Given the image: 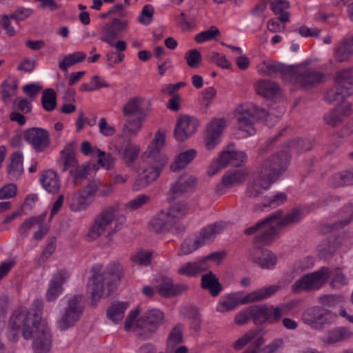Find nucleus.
<instances>
[{
  "mask_svg": "<svg viewBox=\"0 0 353 353\" xmlns=\"http://www.w3.org/2000/svg\"><path fill=\"white\" fill-rule=\"evenodd\" d=\"M152 253L150 251H139L132 256V261L140 265H148L150 263Z\"/></svg>",
  "mask_w": 353,
  "mask_h": 353,
  "instance_id": "59",
  "label": "nucleus"
},
{
  "mask_svg": "<svg viewBox=\"0 0 353 353\" xmlns=\"http://www.w3.org/2000/svg\"><path fill=\"white\" fill-rule=\"evenodd\" d=\"M225 123L223 119H214L208 125L205 134V146L208 150L213 149L218 144Z\"/></svg>",
  "mask_w": 353,
  "mask_h": 353,
  "instance_id": "17",
  "label": "nucleus"
},
{
  "mask_svg": "<svg viewBox=\"0 0 353 353\" xmlns=\"http://www.w3.org/2000/svg\"><path fill=\"white\" fill-rule=\"evenodd\" d=\"M154 13V9L151 5H145L142 8L141 14L139 17V21L143 25H148L152 21Z\"/></svg>",
  "mask_w": 353,
  "mask_h": 353,
  "instance_id": "58",
  "label": "nucleus"
},
{
  "mask_svg": "<svg viewBox=\"0 0 353 353\" xmlns=\"http://www.w3.org/2000/svg\"><path fill=\"white\" fill-rule=\"evenodd\" d=\"M286 201V194L284 192H278L272 196H265L262 203L260 205V208L262 210H264L267 208L272 209L276 208L284 203Z\"/></svg>",
  "mask_w": 353,
  "mask_h": 353,
  "instance_id": "44",
  "label": "nucleus"
},
{
  "mask_svg": "<svg viewBox=\"0 0 353 353\" xmlns=\"http://www.w3.org/2000/svg\"><path fill=\"white\" fill-rule=\"evenodd\" d=\"M10 163L8 172L12 179L18 178L23 172V154L21 152H15L10 156Z\"/></svg>",
  "mask_w": 353,
  "mask_h": 353,
  "instance_id": "37",
  "label": "nucleus"
},
{
  "mask_svg": "<svg viewBox=\"0 0 353 353\" xmlns=\"http://www.w3.org/2000/svg\"><path fill=\"white\" fill-rule=\"evenodd\" d=\"M197 126L198 122L195 118L188 115L179 117L174 132L175 139L179 142L185 141L196 132Z\"/></svg>",
  "mask_w": 353,
  "mask_h": 353,
  "instance_id": "15",
  "label": "nucleus"
},
{
  "mask_svg": "<svg viewBox=\"0 0 353 353\" xmlns=\"http://www.w3.org/2000/svg\"><path fill=\"white\" fill-rule=\"evenodd\" d=\"M256 93L265 98L274 97L279 90V85L276 82L267 79L259 80L255 84Z\"/></svg>",
  "mask_w": 353,
  "mask_h": 353,
  "instance_id": "32",
  "label": "nucleus"
},
{
  "mask_svg": "<svg viewBox=\"0 0 353 353\" xmlns=\"http://www.w3.org/2000/svg\"><path fill=\"white\" fill-rule=\"evenodd\" d=\"M223 230V225L221 223H216L208 225L200 231L197 236V243L203 245L213 241L216 236L222 232Z\"/></svg>",
  "mask_w": 353,
  "mask_h": 353,
  "instance_id": "28",
  "label": "nucleus"
},
{
  "mask_svg": "<svg viewBox=\"0 0 353 353\" xmlns=\"http://www.w3.org/2000/svg\"><path fill=\"white\" fill-rule=\"evenodd\" d=\"M332 272L327 267L318 271L303 275L292 286L293 292L314 291L320 289L330 279Z\"/></svg>",
  "mask_w": 353,
  "mask_h": 353,
  "instance_id": "11",
  "label": "nucleus"
},
{
  "mask_svg": "<svg viewBox=\"0 0 353 353\" xmlns=\"http://www.w3.org/2000/svg\"><path fill=\"white\" fill-rule=\"evenodd\" d=\"M92 201L84 196L82 193L72 199L70 208L74 212L85 210Z\"/></svg>",
  "mask_w": 353,
  "mask_h": 353,
  "instance_id": "55",
  "label": "nucleus"
},
{
  "mask_svg": "<svg viewBox=\"0 0 353 353\" xmlns=\"http://www.w3.org/2000/svg\"><path fill=\"white\" fill-rule=\"evenodd\" d=\"M46 213H43L37 216H32L27 219H26L19 226V232L23 235L26 236L28 232L32 229L35 225H41L43 221L46 219Z\"/></svg>",
  "mask_w": 353,
  "mask_h": 353,
  "instance_id": "49",
  "label": "nucleus"
},
{
  "mask_svg": "<svg viewBox=\"0 0 353 353\" xmlns=\"http://www.w3.org/2000/svg\"><path fill=\"white\" fill-rule=\"evenodd\" d=\"M85 307L83 294H75L68 299L64 312L58 321L60 330H65L73 327L80 319Z\"/></svg>",
  "mask_w": 353,
  "mask_h": 353,
  "instance_id": "10",
  "label": "nucleus"
},
{
  "mask_svg": "<svg viewBox=\"0 0 353 353\" xmlns=\"http://www.w3.org/2000/svg\"><path fill=\"white\" fill-rule=\"evenodd\" d=\"M97 153L99 158L98 163L107 170L110 169L114 162L113 157L110 154H105L100 150H97Z\"/></svg>",
  "mask_w": 353,
  "mask_h": 353,
  "instance_id": "61",
  "label": "nucleus"
},
{
  "mask_svg": "<svg viewBox=\"0 0 353 353\" xmlns=\"http://www.w3.org/2000/svg\"><path fill=\"white\" fill-rule=\"evenodd\" d=\"M285 74L289 81L305 89L312 88L319 84L323 78L322 72L307 67L306 63L289 66Z\"/></svg>",
  "mask_w": 353,
  "mask_h": 353,
  "instance_id": "8",
  "label": "nucleus"
},
{
  "mask_svg": "<svg viewBox=\"0 0 353 353\" xmlns=\"http://www.w3.org/2000/svg\"><path fill=\"white\" fill-rule=\"evenodd\" d=\"M41 104L43 109L48 112L52 111L57 106V94L52 88H48L43 92Z\"/></svg>",
  "mask_w": 353,
  "mask_h": 353,
  "instance_id": "46",
  "label": "nucleus"
},
{
  "mask_svg": "<svg viewBox=\"0 0 353 353\" xmlns=\"http://www.w3.org/2000/svg\"><path fill=\"white\" fill-rule=\"evenodd\" d=\"M353 56V35L344 39L335 48L334 57L336 61H348Z\"/></svg>",
  "mask_w": 353,
  "mask_h": 353,
  "instance_id": "25",
  "label": "nucleus"
},
{
  "mask_svg": "<svg viewBox=\"0 0 353 353\" xmlns=\"http://www.w3.org/2000/svg\"><path fill=\"white\" fill-rule=\"evenodd\" d=\"M128 23L127 20L112 18L110 22L105 23L102 27L103 35L101 37V41L113 46V41L120 33L127 29Z\"/></svg>",
  "mask_w": 353,
  "mask_h": 353,
  "instance_id": "16",
  "label": "nucleus"
},
{
  "mask_svg": "<svg viewBox=\"0 0 353 353\" xmlns=\"http://www.w3.org/2000/svg\"><path fill=\"white\" fill-rule=\"evenodd\" d=\"M194 179L192 177L181 176L174 185H172L168 198L170 202L174 201L185 194L189 189L195 183Z\"/></svg>",
  "mask_w": 353,
  "mask_h": 353,
  "instance_id": "22",
  "label": "nucleus"
},
{
  "mask_svg": "<svg viewBox=\"0 0 353 353\" xmlns=\"http://www.w3.org/2000/svg\"><path fill=\"white\" fill-rule=\"evenodd\" d=\"M252 261L262 268H272L276 263V256L270 250L257 251Z\"/></svg>",
  "mask_w": 353,
  "mask_h": 353,
  "instance_id": "30",
  "label": "nucleus"
},
{
  "mask_svg": "<svg viewBox=\"0 0 353 353\" xmlns=\"http://www.w3.org/2000/svg\"><path fill=\"white\" fill-rule=\"evenodd\" d=\"M100 187V180L97 179H93L83 187L81 193L87 198H88L91 201H93L95 196L99 190Z\"/></svg>",
  "mask_w": 353,
  "mask_h": 353,
  "instance_id": "53",
  "label": "nucleus"
},
{
  "mask_svg": "<svg viewBox=\"0 0 353 353\" xmlns=\"http://www.w3.org/2000/svg\"><path fill=\"white\" fill-rule=\"evenodd\" d=\"M201 246H202L201 244L197 243V237L194 240L186 239L181 245L179 255L189 254Z\"/></svg>",
  "mask_w": 353,
  "mask_h": 353,
  "instance_id": "56",
  "label": "nucleus"
},
{
  "mask_svg": "<svg viewBox=\"0 0 353 353\" xmlns=\"http://www.w3.org/2000/svg\"><path fill=\"white\" fill-rule=\"evenodd\" d=\"M352 335V333L348 328L337 327L329 331L327 338L323 339V341L327 344H332L348 339Z\"/></svg>",
  "mask_w": 353,
  "mask_h": 353,
  "instance_id": "39",
  "label": "nucleus"
},
{
  "mask_svg": "<svg viewBox=\"0 0 353 353\" xmlns=\"http://www.w3.org/2000/svg\"><path fill=\"white\" fill-rule=\"evenodd\" d=\"M292 309V305L289 303L281 304L279 306L267 305V315L265 316V323L274 324L279 322L283 316L289 314Z\"/></svg>",
  "mask_w": 353,
  "mask_h": 353,
  "instance_id": "26",
  "label": "nucleus"
},
{
  "mask_svg": "<svg viewBox=\"0 0 353 353\" xmlns=\"http://www.w3.org/2000/svg\"><path fill=\"white\" fill-rule=\"evenodd\" d=\"M201 286L203 289L208 290L212 296H217L222 290L221 284L212 272L202 276Z\"/></svg>",
  "mask_w": 353,
  "mask_h": 353,
  "instance_id": "29",
  "label": "nucleus"
},
{
  "mask_svg": "<svg viewBox=\"0 0 353 353\" xmlns=\"http://www.w3.org/2000/svg\"><path fill=\"white\" fill-rule=\"evenodd\" d=\"M40 181L43 188L48 192L57 194L60 190V180L57 174L52 170H48L43 172L41 174Z\"/></svg>",
  "mask_w": 353,
  "mask_h": 353,
  "instance_id": "27",
  "label": "nucleus"
},
{
  "mask_svg": "<svg viewBox=\"0 0 353 353\" xmlns=\"http://www.w3.org/2000/svg\"><path fill=\"white\" fill-rule=\"evenodd\" d=\"M204 260L196 262H188L182 265L178 270V273L190 277L195 276L205 270Z\"/></svg>",
  "mask_w": 353,
  "mask_h": 353,
  "instance_id": "38",
  "label": "nucleus"
},
{
  "mask_svg": "<svg viewBox=\"0 0 353 353\" xmlns=\"http://www.w3.org/2000/svg\"><path fill=\"white\" fill-rule=\"evenodd\" d=\"M86 58L83 52H75L65 56L61 61L59 63V68L62 71H67L68 68L78 63L82 62Z\"/></svg>",
  "mask_w": 353,
  "mask_h": 353,
  "instance_id": "42",
  "label": "nucleus"
},
{
  "mask_svg": "<svg viewBox=\"0 0 353 353\" xmlns=\"http://www.w3.org/2000/svg\"><path fill=\"white\" fill-rule=\"evenodd\" d=\"M301 216L302 211L298 208L292 209L285 215H283V210H279L256 225L247 228L245 234L250 235L261 230L262 233L257 236L256 240L263 244H267L278 234L279 229L298 223Z\"/></svg>",
  "mask_w": 353,
  "mask_h": 353,
  "instance_id": "2",
  "label": "nucleus"
},
{
  "mask_svg": "<svg viewBox=\"0 0 353 353\" xmlns=\"http://www.w3.org/2000/svg\"><path fill=\"white\" fill-rule=\"evenodd\" d=\"M220 35V31L216 26H211L208 30L203 31L194 37L198 43L212 40Z\"/></svg>",
  "mask_w": 353,
  "mask_h": 353,
  "instance_id": "54",
  "label": "nucleus"
},
{
  "mask_svg": "<svg viewBox=\"0 0 353 353\" xmlns=\"http://www.w3.org/2000/svg\"><path fill=\"white\" fill-rule=\"evenodd\" d=\"M324 120L327 125L336 127L343 122L341 112L339 109L335 108L325 116Z\"/></svg>",
  "mask_w": 353,
  "mask_h": 353,
  "instance_id": "57",
  "label": "nucleus"
},
{
  "mask_svg": "<svg viewBox=\"0 0 353 353\" xmlns=\"http://www.w3.org/2000/svg\"><path fill=\"white\" fill-rule=\"evenodd\" d=\"M250 172L248 169L237 170L228 173L222 177L220 183L216 187V192L219 194H223V188H230L232 186L241 183L246 180Z\"/></svg>",
  "mask_w": 353,
  "mask_h": 353,
  "instance_id": "19",
  "label": "nucleus"
},
{
  "mask_svg": "<svg viewBox=\"0 0 353 353\" xmlns=\"http://www.w3.org/2000/svg\"><path fill=\"white\" fill-rule=\"evenodd\" d=\"M140 152L139 146L135 145L130 142H128L123 150L122 159L125 163L130 167L137 159Z\"/></svg>",
  "mask_w": 353,
  "mask_h": 353,
  "instance_id": "47",
  "label": "nucleus"
},
{
  "mask_svg": "<svg viewBox=\"0 0 353 353\" xmlns=\"http://www.w3.org/2000/svg\"><path fill=\"white\" fill-rule=\"evenodd\" d=\"M145 117L146 114L139 116L135 119L127 118L122 129L123 135L130 138L136 136L138 132L141 129L142 121Z\"/></svg>",
  "mask_w": 353,
  "mask_h": 353,
  "instance_id": "34",
  "label": "nucleus"
},
{
  "mask_svg": "<svg viewBox=\"0 0 353 353\" xmlns=\"http://www.w3.org/2000/svg\"><path fill=\"white\" fill-rule=\"evenodd\" d=\"M219 160L223 165L240 167L247 161V155L243 151L225 150L220 153Z\"/></svg>",
  "mask_w": 353,
  "mask_h": 353,
  "instance_id": "23",
  "label": "nucleus"
},
{
  "mask_svg": "<svg viewBox=\"0 0 353 353\" xmlns=\"http://www.w3.org/2000/svg\"><path fill=\"white\" fill-rule=\"evenodd\" d=\"M187 65L191 68H198L202 62L201 52L196 49H191L185 54Z\"/></svg>",
  "mask_w": 353,
  "mask_h": 353,
  "instance_id": "52",
  "label": "nucleus"
},
{
  "mask_svg": "<svg viewBox=\"0 0 353 353\" xmlns=\"http://www.w3.org/2000/svg\"><path fill=\"white\" fill-rule=\"evenodd\" d=\"M23 138L37 152H43L50 143L48 132L41 128L26 130L23 133Z\"/></svg>",
  "mask_w": 353,
  "mask_h": 353,
  "instance_id": "13",
  "label": "nucleus"
},
{
  "mask_svg": "<svg viewBox=\"0 0 353 353\" xmlns=\"http://www.w3.org/2000/svg\"><path fill=\"white\" fill-rule=\"evenodd\" d=\"M288 161V156L285 152L274 154L265 159L259 168L258 176L248 187L246 195L251 199L261 197L264 190L283 173Z\"/></svg>",
  "mask_w": 353,
  "mask_h": 353,
  "instance_id": "1",
  "label": "nucleus"
},
{
  "mask_svg": "<svg viewBox=\"0 0 353 353\" xmlns=\"http://www.w3.org/2000/svg\"><path fill=\"white\" fill-rule=\"evenodd\" d=\"M344 213L349 214L348 216L344 220L335 222L332 225V228L335 230L341 229L348 225L351 221H353V205H349L343 208Z\"/></svg>",
  "mask_w": 353,
  "mask_h": 353,
  "instance_id": "64",
  "label": "nucleus"
},
{
  "mask_svg": "<svg viewBox=\"0 0 353 353\" xmlns=\"http://www.w3.org/2000/svg\"><path fill=\"white\" fill-rule=\"evenodd\" d=\"M279 289L280 287L279 285H270L252 292L243 297H240L237 294H230L219 302L216 306V311L221 313H225L234 310L240 305L261 301L270 297Z\"/></svg>",
  "mask_w": 353,
  "mask_h": 353,
  "instance_id": "6",
  "label": "nucleus"
},
{
  "mask_svg": "<svg viewBox=\"0 0 353 353\" xmlns=\"http://www.w3.org/2000/svg\"><path fill=\"white\" fill-rule=\"evenodd\" d=\"M188 288L186 284H174L173 279L167 276H161L157 286L158 293L163 297L169 298L178 296L185 292Z\"/></svg>",
  "mask_w": 353,
  "mask_h": 353,
  "instance_id": "18",
  "label": "nucleus"
},
{
  "mask_svg": "<svg viewBox=\"0 0 353 353\" xmlns=\"http://www.w3.org/2000/svg\"><path fill=\"white\" fill-rule=\"evenodd\" d=\"M183 332L181 325H176L174 327L170 333L167 339V353H172L175 347L182 343Z\"/></svg>",
  "mask_w": 353,
  "mask_h": 353,
  "instance_id": "41",
  "label": "nucleus"
},
{
  "mask_svg": "<svg viewBox=\"0 0 353 353\" xmlns=\"http://www.w3.org/2000/svg\"><path fill=\"white\" fill-rule=\"evenodd\" d=\"M70 275L65 270H60L54 274L50 281L49 288L46 294V299L48 301H52L61 294L62 285L69 278Z\"/></svg>",
  "mask_w": 353,
  "mask_h": 353,
  "instance_id": "21",
  "label": "nucleus"
},
{
  "mask_svg": "<svg viewBox=\"0 0 353 353\" xmlns=\"http://www.w3.org/2000/svg\"><path fill=\"white\" fill-rule=\"evenodd\" d=\"M128 307L126 302H117L112 303L107 310V316L113 322L121 321L124 316L125 310Z\"/></svg>",
  "mask_w": 353,
  "mask_h": 353,
  "instance_id": "40",
  "label": "nucleus"
},
{
  "mask_svg": "<svg viewBox=\"0 0 353 353\" xmlns=\"http://www.w3.org/2000/svg\"><path fill=\"white\" fill-rule=\"evenodd\" d=\"M37 326L32 313L24 307H20L13 312L8 322V327L15 336L21 331L25 339L31 338L33 329Z\"/></svg>",
  "mask_w": 353,
  "mask_h": 353,
  "instance_id": "12",
  "label": "nucleus"
},
{
  "mask_svg": "<svg viewBox=\"0 0 353 353\" xmlns=\"http://www.w3.org/2000/svg\"><path fill=\"white\" fill-rule=\"evenodd\" d=\"M175 225V220L168 212L161 211L150 221L149 228L151 231L161 234L168 232Z\"/></svg>",
  "mask_w": 353,
  "mask_h": 353,
  "instance_id": "20",
  "label": "nucleus"
},
{
  "mask_svg": "<svg viewBox=\"0 0 353 353\" xmlns=\"http://www.w3.org/2000/svg\"><path fill=\"white\" fill-rule=\"evenodd\" d=\"M349 96L342 89L339 88L338 85L330 90H328L325 95V100L329 103H339L342 102L344 99Z\"/></svg>",
  "mask_w": 353,
  "mask_h": 353,
  "instance_id": "51",
  "label": "nucleus"
},
{
  "mask_svg": "<svg viewBox=\"0 0 353 353\" xmlns=\"http://www.w3.org/2000/svg\"><path fill=\"white\" fill-rule=\"evenodd\" d=\"M336 85L347 94L353 92V74L352 68H346L339 70L334 76Z\"/></svg>",
  "mask_w": 353,
  "mask_h": 353,
  "instance_id": "24",
  "label": "nucleus"
},
{
  "mask_svg": "<svg viewBox=\"0 0 353 353\" xmlns=\"http://www.w3.org/2000/svg\"><path fill=\"white\" fill-rule=\"evenodd\" d=\"M139 312V307L131 311L125 319L124 328L126 331L134 332L139 339L145 340L150 338L158 327L163 324L164 315L160 310L152 309L144 313L134 323Z\"/></svg>",
  "mask_w": 353,
  "mask_h": 353,
  "instance_id": "4",
  "label": "nucleus"
},
{
  "mask_svg": "<svg viewBox=\"0 0 353 353\" xmlns=\"http://www.w3.org/2000/svg\"><path fill=\"white\" fill-rule=\"evenodd\" d=\"M256 336V332L254 330H250L233 343V347L236 350H241Z\"/></svg>",
  "mask_w": 353,
  "mask_h": 353,
  "instance_id": "60",
  "label": "nucleus"
},
{
  "mask_svg": "<svg viewBox=\"0 0 353 353\" xmlns=\"http://www.w3.org/2000/svg\"><path fill=\"white\" fill-rule=\"evenodd\" d=\"M31 337L34 338L32 348L35 353H48L52 345L51 334L45 325H37Z\"/></svg>",
  "mask_w": 353,
  "mask_h": 353,
  "instance_id": "14",
  "label": "nucleus"
},
{
  "mask_svg": "<svg viewBox=\"0 0 353 353\" xmlns=\"http://www.w3.org/2000/svg\"><path fill=\"white\" fill-rule=\"evenodd\" d=\"M61 159L63 161V172L70 167H77V161L74 155L72 142L68 143L61 152Z\"/></svg>",
  "mask_w": 353,
  "mask_h": 353,
  "instance_id": "36",
  "label": "nucleus"
},
{
  "mask_svg": "<svg viewBox=\"0 0 353 353\" xmlns=\"http://www.w3.org/2000/svg\"><path fill=\"white\" fill-rule=\"evenodd\" d=\"M117 208L108 207L96 216L94 223L90 229L88 236L90 240H95L100 237L106 230H109L108 236L119 230L125 222V218L123 216L116 219Z\"/></svg>",
  "mask_w": 353,
  "mask_h": 353,
  "instance_id": "7",
  "label": "nucleus"
},
{
  "mask_svg": "<svg viewBox=\"0 0 353 353\" xmlns=\"http://www.w3.org/2000/svg\"><path fill=\"white\" fill-rule=\"evenodd\" d=\"M267 116L268 112L265 110L254 105H240L235 110L238 128L245 133V137L253 135L255 133L254 128L255 121L265 119Z\"/></svg>",
  "mask_w": 353,
  "mask_h": 353,
  "instance_id": "9",
  "label": "nucleus"
},
{
  "mask_svg": "<svg viewBox=\"0 0 353 353\" xmlns=\"http://www.w3.org/2000/svg\"><path fill=\"white\" fill-rule=\"evenodd\" d=\"M150 200L149 196L145 194H141L137 198L131 200L126 204V207L131 210H134L142 207L143 205L148 203Z\"/></svg>",
  "mask_w": 353,
  "mask_h": 353,
  "instance_id": "62",
  "label": "nucleus"
},
{
  "mask_svg": "<svg viewBox=\"0 0 353 353\" xmlns=\"http://www.w3.org/2000/svg\"><path fill=\"white\" fill-rule=\"evenodd\" d=\"M283 344L282 339H275L268 346L263 348V350L257 352L256 350H246L243 353H272L280 348Z\"/></svg>",
  "mask_w": 353,
  "mask_h": 353,
  "instance_id": "63",
  "label": "nucleus"
},
{
  "mask_svg": "<svg viewBox=\"0 0 353 353\" xmlns=\"http://www.w3.org/2000/svg\"><path fill=\"white\" fill-rule=\"evenodd\" d=\"M143 99L133 97L130 99L122 107V112L125 117L130 118L135 115L143 116L146 114L141 108Z\"/></svg>",
  "mask_w": 353,
  "mask_h": 353,
  "instance_id": "31",
  "label": "nucleus"
},
{
  "mask_svg": "<svg viewBox=\"0 0 353 353\" xmlns=\"http://www.w3.org/2000/svg\"><path fill=\"white\" fill-rule=\"evenodd\" d=\"M330 185L333 188H339L353 184V170H343L330 179Z\"/></svg>",
  "mask_w": 353,
  "mask_h": 353,
  "instance_id": "33",
  "label": "nucleus"
},
{
  "mask_svg": "<svg viewBox=\"0 0 353 353\" xmlns=\"http://www.w3.org/2000/svg\"><path fill=\"white\" fill-rule=\"evenodd\" d=\"M121 267L114 264L109 271L94 269V274L88 285V291L90 293L92 304L103 297L109 296L115 290L117 283L120 281Z\"/></svg>",
  "mask_w": 353,
  "mask_h": 353,
  "instance_id": "5",
  "label": "nucleus"
},
{
  "mask_svg": "<svg viewBox=\"0 0 353 353\" xmlns=\"http://www.w3.org/2000/svg\"><path fill=\"white\" fill-rule=\"evenodd\" d=\"M2 90H1V99L4 103H8L10 98L16 94L17 90L18 88V83L17 81H12L10 83L4 81L1 84Z\"/></svg>",
  "mask_w": 353,
  "mask_h": 353,
  "instance_id": "50",
  "label": "nucleus"
},
{
  "mask_svg": "<svg viewBox=\"0 0 353 353\" xmlns=\"http://www.w3.org/2000/svg\"><path fill=\"white\" fill-rule=\"evenodd\" d=\"M265 66L266 74L270 77L276 76L281 74L284 79L289 81V77H287L285 72L289 66L285 67L283 64L274 61H265L263 62Z\"/></svg>",
  "mask_w": 353,
  "mask_h": 353,
  "instance_id": "45",
  "label": "nucleus"
},
{
  "mask_svg": "<svg viewBox=\"0 0 353 353\" xmlns=\"http://www.w3.org/2000/svg\"><path fill=\"white\" fill-rule=\"evenodd\" d=\"M252 314V321L255 325H261L265 323L267 315V305H252L250 306Z\"/></svg>",
  "mask_w": 353,
  "mask_h": 353,
  "instance_id": "48",
  "label": "nucleus"
},
{
  "mask_svg": "<svg viewBox=\"0 0 353 353\" xmlns=\"http://www.w3.org/2000/svg\"><path fill=\"white\" fill-rule=\"evenodd\" d=\"M189 210L188 203L185 201H181L173 203L169 208L168 213L172 219L175 220V223L183 217H184Z\"/></svg>",
  "mask_w": 353,
  "mask_h": 353,
  "instance_id": "43",
  "label": "nucleus"
},
{
  "mask_svg": "<svg viewBox=\"0 0 353 353\" xmlns=\"http://www.w3.org/2000/svg\"><path fill=\"white\" fill-rule=\"evenodd\" d=\"M196 151L194 149H190L181 152L176 156L174 162L170 165V169L176 172L185 168L195 158Z\"/></svg>",
  "mask_w": 353,
  "mask_h": 353,
  "instance_id": "35",
  "label": "nucleus"
},
{
  "mask_svg": "<svg viewBox=\"0 0 353 353\" xmlns=\"http://www.w3.org/2000/svg\"><path fill=\"white\" fill-rule=\"evenodd\" d=\"M164 145L165 134L158 131L148 150L141 156L143 161L149 159V162L154 161L157 163V165L143 169V172L139 173L138 179L134 184V190H139L144 188L159 176V168L163 167L168 163L166 156L161 152Z\"/></svg>",
  "mask_w": 353,
  "mask_h": 353,
  "instance_id": "3",
  "label": "nucleus"
}]
</instances>
